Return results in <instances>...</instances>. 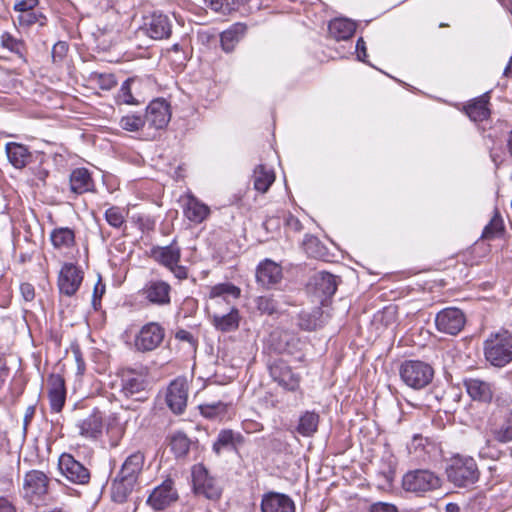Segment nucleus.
I'll return each instance as SVG.
<instances>
[{
    "label": "nucleus",
    "instance_id": "nucleus-1",
    "mask_svg": "<svg viewBox=\"0 0 512 512\" xmlns=\"http://www.w3.org/2000/svg\"><path fill=\"white\" fill-rule=\"evenodd\" d=\"M241 290L232 283H219L211 287L209 292L210 304L207 306L212 325L221 332H232L240 324L239 310L230 303L229 298L240 297Z\"/></svg>",
    "mask_w": 512,
    "mask_h": 512
},
{
    "label": "nucleus",
    "instance_id": "nucleus-2",
    "mask_svg": "<svg viewBox=\"0 0 512 512\" xmlns=\"http://www.w3.org/2000/svg\"><path fill=\"white\" fill-rule=\"evenodd\" d=\"M445 472L448 481L459 488H470L480 478V471L475 459L460 454L453 455L450 458Z\"/></svg>",
    "mask_w": 512,
    "mask_h": 512
},
{
    "label": "nucleus",
    "instance_id": "nucleus-3",
    "mask_svg": "<svg viewBox=\"0 0 512 512\" xmlns=\"http://www.w3.org/2000/svg\"><path fill=\"white\" fill-rule=\"evenodd\" d=\"M484 356L487 362L502 368L512 361V333L507 330L493 333L484 341Z\"/></svg>",
    "mask_w": 512,
    "mask_h": 512
},
{
    "label": "nucleus",
    "instance_id": "nucleus-4",
    "mask_svg": "<svg viewBox=\"0 0 512 512\" xmlns=\"http://www.w3.org/2000/svg\"><path fill=\"white\" fill-rule=\"evenodd\" d=\"M120 395L136 402L148 399V380L145 369L122 368L119 372Z\"/></svg>",
    "mask_w": 512,
    "mask_h": 512
},
{
    "label": "nucleus",
    "instance_id": "nucleus-5",
    "mask_svg": "<svg viewBox=\"0 0 512 512\" xmlns=\"http://www.w3.org/2000/svg\"><path fill=\"white\" fill-rule=\"evenodd\" d=\"M49 483L50 479L43 471L30 470L24 475L21 495L27 503L40 506L48 495Z\"/></svg>",
    "mask_w": 512,
    "mask_h": 512
},
{
    "label": "nucleus",
    "instance_id": "nucleus-6",
    "mask_svg": "<svg viewBox=\"0 0 512 512\" xmlns=\"http://www.w3.org/2000/svg\"><path fill=\"white\" fill-rule=\"evenodd\" d=\"M401 380L410 388L420 390L429 385L434 377V369L420 360H406L400 368Z\"/></svg>",
    "mask_w": 512,
    "mask_h": 512
},
{
    "label": "nucleus",
    "instance_id": "nucleus-7",
    "mask_svg": "<svg viewBox=\"0 0 512 512\" xmlns=\"http://www.w3.org/2000/svg\"><path fill=\"white\" fill-rule=\"evenodd\" d=\"M441 485V478L429 469L408 471L402 479V487L405 491L413 492L420 496L439 489Z\"/></svg>",
    "mask_w": 512,
    "mask_h": 512
},
{
    "label": "nucleus",
    "instance_id": "nucleus-8",
    "mask_svg": "<svg viewBox=\"0 0 512 512\" xmlns=\"http://www.w3.org/2000/svg\"><path fill=\"white\" fill-rule=\"evenodd\" d=\"M172 33V23L169 17L162 13H153L144 18L142 26L136 31V36H148L152 40L167 39Z\"/></svg>",
    "mask_w": 512,
    "mask_h": 512
},
{
    "label": "nucleus",
    "instance_id": "nucleus-9",
    "mask_svg": "<svg viewBox=\"0 0 512 512\" xmlns=\"http://www.w3.org/2000/svg\"><path fill=\"white\" fill-rule=\"evenodd\" d=\"M268 370L273 381L277 382L284 390L289 392L300 390V375L294 373L291 367L282 359L270 362Z\"/></svg>",
    "mask_w": 512,
    "mask_h": 512
},
{
    "label": "nucleus",
    "instance_id": "nucleus-10",
    "mask_svg": "<svg viewBox=\"0 0 512 512\" xmlns=\"http://www.w3.org/2000/svg\"><path fill=\"white\" fill-rule=\"evenodd\" d=\"M165 337V329L157 322L142 326L135 337V347L140 352H150L158 348Z\"/></svg>",
    "mask_w": 512,
    "mask_h": 512
},
{
    "label": "nucleus",
    "instance_id": "nucleus-11",
    "mask_svg": "<svg viewBox=\"0 0 512 512\" xmlns=\"http://www.w3.org/2000/svg\"><path fill=\"white\" fill-rule=\"evenodd\" d=\"M61 474L71 483L85 485L90 481V471L71 454L63 453L58 460Z\"/></svg>",
    "mask_w": 512,
    "mask_h": 512
},
{
    "label": "nucleus",
    "instance_id": "nucleus-12",
    "mask_svg": "<svg viewBox=\"0 0 512 512\" xmlns=\"http://www.w3.org/2000/svg\"><path fill=\"white\" fill-rule=\"evenodd\" d=\"M192 482L197 495H203L210 500H217L221 496V488L215 479L209 476L207 469L201 464L193 467Z\"/></svg>",
    "mask_w": 512,
    "mask_h": 512
},
{
    "label": "nucleus",
    "instance_id": "nucleus-13",
    "mask_svg": "<svg viewBox=\"0 0 512 512\" xmlns=\"http://www.w3.org/2000/svg\"><path fill=\"white\" fill-rule=\"evenodd\" d=\"M466 318L464 313L454 307L441 310L436 314L435 324L439 332L457 335L464 328Z\"/></svg>",
    "mask_w": 512,
    "mask_h": 512
},
{
    "label": "nucleus",
    "instance_id": "nucleus-14",
    "mask_svg": "<svg viewBox=\"0 0 512 512\" xmlns=\"http://www.w3.org/2000/svg\"><path fill=\"white\" fill-rule=\"evenodd\" d=\"M188 383L185 378L178 377L170 382L166 390L165 401L174 414H182L187 406Z\"/></svg>",
    "mask_w": 512,
    "mask_h": 512
},
{
    "label": "nucleus",
    "instance_id": "nucleus-15",
    "mask_svg": "<svg viewBox=\"0 0 512 512\" xmlns=\"http://www.w3.org/2000/svg\"><path fill=\"white\" fill-rule=\"evenodd\" d=\"M171 118L169 103L162 98L152 100L146 108L145 123L156 130L165 128Z\"/></svg>",
    "mask_w": 512,
    "mask_h": 512
},
{
    "label": "nucleus",
    "instance_id": "nucleus-16",
    "mask_svg": "<svg viewBox=\"0 0 512 512\" xmlns=\"http://www.w3.org/2000/svg\"><path fill=\"white\" fill-rule=\"evenodd\" d=\"M39 0H15L13 9L19 13L17 21L20 26L29 27L34 24L45 26L47 18L41 12L35 10Z\"/></svg>",
    "mask_w": 512,
    "mask_h": 512
},
{
    "label": "nucleus",
    "instance_id": "nucleus-17",
    "mask_svg": "<svg viewBox=\"0 0 512 512\" xmlns=\"http://www.w3.org/2000/svg\"><path fill=\"white\" fill-rule=\"evenodd\" d=\"M171 285L163 280H150L140 290V294L150 304L167 306L171 303Z\"/></svg>",
    "mask_w": 512,
    "mask_h": 512
},
{
    "label": "nucleus",
    "instance_id": "nucleus-18",
    "mask_svg": "<svg viewBox=\"0 0 512 512\" xmlns=\"http://www.w3.org/2000/svg\"><path fill=\"white\" fill-rule=\"evenodd\" d=\"M83 281L82 270L73 263H65L58 276V288L61 294L73 296Z\"/></svg>",
    "mask_w": 512,
    "mask_h": 512
},
{
    "label": "nucleus",
    "instance_id": "nucleus-19",
    "mask_svg": "<svg viewBox=\"0 0 512 512\" xmlns=\"http://www.w3.org/2000/svg\"><path fill=\"white\" fill-rule=\"evenodd\" d=\"M171 479H166L155 487L149 495L146 503L154 510H163L175 502L178 498Z\"/></svg>",
    "mask_w": 512,
    "mask_h": 512
},
{
    "label": "nucleus",
    "instance_id": "nucleus-20",
    "mask_svg": "<svg viewBox=\"0 0 512 512\" xmlns=\"http://www.w3.org/2000/svg\"><path fill=\"white\" fill-rule=\"evenodd\" d=\"M463 386L472 400L485 404L492 402L496 390L494 383L479 378H464Z\"/></svg>",
    "mask_w": 512,
    "mask_h": 512
},
{
    "label": "nucleus",
    "instance_id": "nucleus-21",
    "mask_svg": "<svg viewBox=\"0 0 512 512\" xmlns=\"http://www.w3.org/2000/svg\"><path fill=\"white\" fill-rule=\"evenodd\" d=\"M48 398L52 412L59 413L66 401V387L62 376L51 374L48 378Z\"/></svg>",
    "mask_w": 512,
    "mask_h": 512
},
{
    "label": "nucleus",
    "instance_id": "nucleus-22",
    "mask_svg": "<svg viewBox=\"0 0 512 512\" xmlns=\"http://www.w3.org/2000/svg\"><path fill=\"white\" fill-rule=\"evenodd\" d=\"M262 512H295L293 500L282 493L268 492L261 501Z\"/></svg>",
    "mask_w": 512,
    "mask_h": 512
},
{
    "label": "nucleus",
    "instance_id": "nucleus-23",
    "mask_svg": "<svg viewBox=\"0 0 512 512\" xmlns=\"http://www.w3.org/2000/svg\"><path fill=\"white\" fill-rule=\"evenodd\" d=\"M76 427L79 429V434L85 438L96 439L102 434L103 428V415L97 408L85 418L79 420L76 423Z\"/></svg>",
    "mask_w": 512,
    "mask_h": 512
},
{
    "label": "nucleus",
    "instance_id": "nucleus-24",
    "mask_svg": "<svg viewBox=\"0 0 512 512\" xmlns=\"http://www.w3.org/2000/svg\"><path fill=\"white\" fill-rule=\"evenodd\" d=\"M151 257L169 269L175 263H180L181 249L174 240L171 244L166 246H155L151 249Z\"/></svg>",
    "mask_w": 512,
    "mask_h": 512
},
{
    "label": "nucleus",
    "instance_id": "nucleus-25",
    "mask_svg": "<svg viewBox=\"0 0 512 512\" xmlns=\"http://www.w3.org/2000/svg\"><path fill=\"white\" fill-rule=\"evenodd\" d=\"M256 278L258 283L268 288L281 280L282 268L272 260L266 259L258 265Z\"/></svg>",
    "mask_w": 512,
    "mask_h": 512
},
{
    "label": "nucleus",
    "instance_id": "nucleus-26",
    "mask_svg": "<svg viewBox=\"0 0 512 512\" xmlns=\"http://www.w3.org/2000/svg\"><path fill=\"white\" fill-rule=\"evenodd\" d=\"M337 278L328 272H319L314 276L315 293L320 297L321 304H324L337 291Z\"/></svg>",
    "mask_w": 512,
    "mask_h": 512
},
{
    "label": "nucleus",
    "instance_id": "nucleus-27",
    "mask_svg": "<svg viewBox=\"0 0 512 512\" xmlns=\"http://www.w3.org/2000/svg\"><path fill=\"white\" fill-rule=\"evenodd\" d=\"M144 463L145 454L140 450L135 451L126 457L118 474L129 480L138 482L139 476L143 471Z\"/></svg>",
    "mask_w": 512,
    "mask_h": 512
},
{
    "label": "nucleus",
    "instance_id": "nucleus-28",
    "mask_svg": "<svg viewBox=\"0 0 512 512\" xmlns=\"http://www.w3.org/2000/svg\"><path fill=\"white\" fill-rule=\"evenodd\" d=\"M247 26L244 23H234L220 34L221 47L226 53L234 51L236 45L244 38Z\"/></svg>",
    "mask_w": 512,
    "mask_h": 512
},
{
    "label": "nucleus",
    "instance_id": "nucleus-29",
    "mask_svg": "<svg viewBox=\"0 0 512 512\" xmlns=\"http://www.w3.org/2000/svg\"><path fill=\"white\" fill-rule=\"evenodd\" d=\"M137 483L138 482L129 480L126 477L117 474V476L112 480L110 487L112 501L119 504L125 503Z\"/></svg>",
    "mask_w": 512,
    "mask_h": 512
},
{
    "label": "nucleus",
    "instance_id": "nucleus-30",
    "mask_svg": "<svg viewBox=\"0 0 512 512\" xmlns=\"http://www.w3.org/2000/svg\"><path fill=\"white\" fill-rule=\"evenodd\" d=\"M70 190L77 194H83L93 190L94 182L90 172L86 168H77L70 174Z\"/></svg>",
    "mask_w": 512,
    "mask_h": 512
},
{
    "label": "nucleus",
    "instance_id": "nucleus-31",
    "mask_svg": "<svg viewBox=\"0 0 512 512\" xmlns=\"http://www.w3.org/2000/svg\"><path fill=\"white\" fill-rule=\"evenodd\" d=\"M6 154L9 162L17 169L24 168L32 158L28 148L16 142L6 144Z\"/></svg>",
    "mask_w": 512,
    "mask_h": 512
},
{
    "label": "nucleus",
    "instance_id": "nucleus-32",
    "mask_svg": "<svg viewBox=\"0 0 512 512\" xmlns=\"http://www.w3.org/2000/svg\"><path fill=\"white\" fill-rule=\"evenodd\" d=\"M356 25L353 21L344 18H336L330 21L328 33L336 41L347 40L353 36Z\"/></svg>",
    "mask_w": 512,
    "mask_h": 512
},
{
    "label": "nucleus",
    "instance_id": "nucleus-33",
    "mask_svg": "<svg viewBox=\"0 0 512 512\" xmlns=\"http://www.w3.org/2000/svg\"><path fill=\"white\" fill-rule=\"evenodd\" d=\"M489 96L487 93L476 98L465 106L467 116L474 122H481L486 120L490 115L488 109Z\"/></svg>",
    "mask_w": 512,
    "mask_h": 512
},
{
    "label": "nucleus",
    "instance_id": "nucleus-34",
    "mask_svg": "<svg viewBox=\"0 0 512 512\" xmlns=\"http://www.w3.org/2000/svg\"><path fill=\"white\" fill-rule=\"evenodd\" d=\"M243 442V437L239 433H234L233 430H221L213 444V451L219 455L223 450H235L237 444Z\"/></svg>",
    "mask_w": 512,
    "mask_h": 512
},
{
    "label": "nucleus",
    "instance_id": "nucleus-35",
    "mask_svg": "<svg viewBox=\"0 0 512 512\" xmlns=\"http://www.w3.org/2000/svg\"><path fill=\"white\" fill-rule=\"evenodd\" d=\"M323 323V311L320 307H315L310 311L303 310L299 313L298 325L305 331H314L320 328Z\"/></svg>",
    "mask_w": 512,
    "mask_h": 512
},
{
    "label": "nucleus",
    "instance_id": "nucleus-36",
    "mask_svg": "<svg viewBox=\"0 0 512 512\" xmlns=\"http://www.w3.org/2000/svg\"><path fill=\"white\" fill-rule=\"evenodd\" d=\"M50 241L55 249H69L75 244V232L69 227H56L50 233Z\"/></svg>",
    "mask_w": 512,
    "mask_h": 512
},
{
    "label": "nucleus",
    "instance_id": "nucleus-37",
    "mask_svg": "<svg viewBox=\"0 0 512 512\" xmlns=\"http://www.w3.org/2000/svg\"><path fill=\"white\" fill-rule=\"evenodd\" d=\"M274 181L275 174L273 170L268 169L263 164L255 167L253 173V184L257 191L261 193L267 192Z\"/></svg>",
    "mask_w": 512,
    "mask_h": 512
},
{
    "label": "nucleus",
    "instance_id": "nucleus-38",
    "mask_svg": "<svg viewBox=\"0 0 512 512\" xmlns=\"http://www.w3.org/2000/svg\"><path fill=\"white\" fill-rule=\"evenodd\" d=\"M319 414L314 411H305L299 418L298 425L296 427L297 433L303 437L313 436L319 425Z\"/></svg>",
    "mask_w": 512,
    "mask_h": 512
},
{
    "label": "nucleus",
    "instance_id": "nucleus-39",
    "mask_svg": "<svg viewBox=\"0 0 512 512\" xmlns=\"http://www.w3.org/2000/svg\"><path fill=\"white\" fill-rule=\"evenodd\" d=\"M210 213L207 205L199 202L196 198L192 197L188 200L184 209L185 216L192 222L201 223Z\"/></svg>",
    "mask_w": 512,
    "mask_h": 512
},
{
    "label": "nucleus",
    "instance_id": "nucleus-40",
    "mask_svg": "<svg viewBox=\"0 0 512 512\" xmlns=\"http://www.w3.org/2000/svg\"><path fill=\"white\" fill-rule=\"evenodd\" d=\"M191 443V440L182 431H177L170 437L171 451L177 458L185 457L188 454Z\"/></svg>",
    "mask_w": 512,
    "mask_h": 512
},
{
    "label": "nucleus",
    "instance_id": "nucleus-41",
    "mask_svg": "<svg viewBox=\"0 0 512 512\" xmlns=\"http://www.w3.org/2000/svg\"><path fill=\"white\" fill-rule=\"evenodd\" d=\"M504 222L497 208L489 223L484 227L481 238L484 240H492L504 232Z\"/></svg>",
    "mask_w": 512,
    "mask_h": 512
},
{
    "label": "nucleus",
    "instance_id": "nucleus-42",
    "mask_svg": "<svg viewBox=\"0 0 512 512\" xmlns=\"http://www.w3.org/2000/svg\"><path fill=\"white\" fill-rule=\"evenodd\" d=\"M227 404L222 401L205 403L199 406L200 413L208 419H217L227 413Z\"/></svg>",
    "mask_w": 512,
    "mask_h": 512
},
{
    "label": "nucleus",
    "instance_id": "nucleus-43",
    "mask_svg": "<svg viewBox=\"0 0 512 512\" xmlns=\"http://www.w3.org/2000/svg\"><path fill=\"white\" fill-rule=\"evenodd\" d=\"M494 438L501 443L512 441V412L506 413L503 423L494 431Z\"/></svg>",
    "mask_w": 512,
    "mask_h": 512
},
{
    "label": "nucleus",
    "instance_id": "nucleus-44",
    "mask_svg": "<svg viewBox=\"0 0 512 512\" xmlns=\"http://www.w3.org/2000/svg\"><path fill=\"white\" fill-rule=\"evenodd\" d=\"M397 320V308L395 306H386L374 315L373 321L385 327L395 323Z\"/></svg>",
    "mask_w": 512,
    "mask_h": 512
},
{
    "label": "nucleus",
    "instance_id": "nucleus-45",
    "mask_svg": "<svg viewBox=\"0 0 512 512\" xmlns=\"http://www.w3.org/2000/svg\"><path fill=\"white\" fill-rule=\"evenodd\" d=\"M134 82L133 78L126 79L117 94V103L119 104H127V105H138L139 101L136 100L131 92V84Z\"/></svg>",
    "mask_w": 512,
    "mask_h": 512
},
{
    "label": "nucleus",
    "instance_id": "nucleus-46",
    "mask_svg": "<svg viewBox=\"0 0 512 512\" xmlns=\"http://www.w3.org/2000/svg\"><path fill=\"white\" fill-rule=\"evenodd\" d=\"M257 310L262 314L273 315L278 313V303L272 296H259L255 300Z\"/></svg>",
    "mask_w": 512,
    "mask_h": 512
},
{
    "label": "nucleus",
    "instance_id": "nucleus-47",
    "mask_svg": "<svg viewBox=\"0 0 512 512\" xmlns=\"http://www.w3.org/2000/svg\"><path fill=\"white\" fill-rule=\"evenodd\" d=\"M145 124L144 117L135 114L123 116L119 122L120 127L129 132L138 131L143 128Z\"/></svg>",
    "mask_w": 512,
    "mask_h": 512
},
{
    "label": "nucleus",
    "instance_id": "nucleus-48",
    "mask_svg": "<svg viewBox=\"0 0 512 512\" xmlns=\"http://www.w3.org/2000/svg\"><path fill=\"white\" fill-rule=\"evenodd\" d=\"M105 220L113 228L120 229L125 224L123 210L118 206H112L105 211Z\"/></svg>",
    "mask_w": 512,
    "mask_h": 512
},
{
    "label": "nucleus",
    "instance_id": "nucleus-49",
    "mask_svg": "<svg viewBox=\"0 0 512 512\" xmlns=\"http://www.w3.org/2000/svg\"><path fill=\"white\" fill-rule=\"evenodd\" d=\"M303 248L310 257L317 258L323 255V246L320 240L312 235H306L303 240Z\"/></svg>",
    "mask_w": 512,
    "mask_h": 512
},
{
    "label": "nucleus",
    "instance_id": "nucleus-50",
    "mask_svg": "<svg viewBox=\"0 0 512 512\" xmlns=\"http://www.w3.org/2000/svg\"><path fill=\"white\" fill-rule=\"evenodd\" d=\"M69 50L68 43L65 41H58L52 47L51 59L53 64L61 66Z\"/></svg>",
    "mask_w": 512,
    "mask_h": 512
},
{
    "label": "nucleus",
    "instance_id": "nucleus-51",
    "mask_svg": "<svg viewBox=\"0 0 512 512\" xmlns=\"http://www.w3.org/2000/svg\"><path fill=\"white\" fill-rule=\"evenodd\" d=\"M93 80L102 90H111L117 84L115 76L110 73H95L93 75Z\"/></svg>",
    "mask_w": 512,
    "mask_h": 512
},
{
    "label": "nucleus",
    "instance_id": "nucleus-52",
    "mask_svg": "<svg viewBox=\"0 0 512 512\" xmlns=\"http://www.w3.org/2000/svg\"><path fill=\"white\" fill-rule=\"evenodd\" d=\"M1 44L14 53H20L23 43L14 38L10 33L5 32L1 35Z\"/></svg>",
    "mask_w": 512,
    "mask_h": 512
},
{
    "label": "nucleus",
    "instance_id": "nucleus-53",
    "mask_svg": "<svg viewBox=\"0 0 512 512\" xmlns=\"http://www.w3.org/2000/svg\"><path fill=\"white\" fill-rule=\"evenodd\" d=\"M132 221L138 225L142 232L150 231L154 229L155 222L149 216L137 214L133 215Z\"/></svg>",
    "mask_w": 512,
    "mask_h": 512
},
{
    "label": "nucleus",
    "instance_id": "nucleus-54",
    "mask_svg": "<svg viewBox=\"0 0 512 512\" xmlns=\"http://www.w3.org/2000/svg\"><path fill=\"white\" fill-rule=\"evenodd\" d=\"M105 293V284L102 282V279L99 278L97 283L94 286L93 289V295H92V305L95 310H97L101 305V298Z\"/></svg>",
    "mask_w": 512,
    "mask_h": 512
},
{
    "label": "nucleus",
    "instance_id": "nucleus-55",
    "mask_svg": "<svg viewBox=\"0 0 512 512\" xmlns=\"http://www.w3.org/2000/svg\"><path fill=\"white\" fill-rule=\"evenodd\" d=\"M206 5L215 12L225 14L230 10L227 0H205Z\"/></svg>",
    "mask_w": 512,
    "mask_h": 512
},
{
    "label": "nucleus",
    "instance_id": "nucleus-56",
    "mask_svg": "<svg viewBox=\"0 0 512 512\" xmlns=\"http://www.w3.org/2000/svg\"><path fill=\"white\" fill-rule=\"evenodd\" d=\"M369 512H398V509L391 503L376 502L370 505Z\"/></svg>",
    "mask_w": 512,
    "mask_h": 512
},
{
    "label": "nucleus",
    "instance_id": "nucleus-57",
    "mask_svg": "<svg viewBox=\"0 0 512 512\" xmlns=\"http://www.w3.org/2000/svg\"><path fill=\"white\" fill-rule=\"evenodd\" d=\"M168 270L174 275L175 278L179 280H185L188 278V268L186 266L180 265L179 263H175Z\"/></svg>",
    "mask_w": 512,
    "mask_h": 512
},
{
    "label": "nucleus",
    "instance_id": "nucleus-58",
    "mask_svg": "<svg viewBox=\"0 0 512 512\" xmlns=\"http://www.w3.org/2000/svg\"><path fill=\"white\" fill-rule=\"evenodd\" d=\"M20 292L23 299L27 302H30L35 297V289L34 286L30 283H22L20 285Z\"/></svg>",
    "mask_w": 512,
    "mask_h": 512
},
{
    "label": "nucleus",
    "instance_id": "nucleus-59",
    "mask_svg": "<svg viewBox=\"0 0 512 512\" xmlns=\"http://www.w3.org/2000/svg\"><path fill=\"white\" fill-rule=\"evenodd\" d=\"M285 224L290 230H292L294 232H300L303 229V226H302V223L300 222V220L292 214H289L286 217Z\"/></svg>",
    "mask_w": 512,
    "mask_h": 512
},
{
    "label": "nucleus",
    "instance_id": "nucleus-60",
    "mask_svg": "<svg viewBox=\"0 0 512 512\" xmlns=\"http://www.w3.org/2000/svg\"><path fill=\"white\" fill-rule=\"evenodd\" d=\"M175 338L179 341H184V342H187L191 345H194L195 344V339L193 337V335L185 330V329H179L176 333H175Z\"/></svg>",
    "mask_w": 512,
    "mask_h": 512
},
{
    "label": "nucleus",
    "instance_id": "nucleus-61",
    "mask_svg": "<svg viewBox=\"0 0 512 512\" xmlns=\"http://www.w3.org/2000/svg\"><path fill=\"white\" fill-rule=\"evenodd\" d=\"M73 355L77 364L78 373L83 374L85 371V361L78 347L73 348Z\"/></svg>",
    "mask_w": 512,
    "mask_h": 512
},
{
    "label": "nucleus",
    "instance_id": "nucleus-62",
    "mask_svg": "<svg viewBox=\"0 0 512 512\" xmlns=\"http://www.w3.org/2000/svg\"><path fill=\"white\" fill-rule=\"evenodd\" d=\"M425 442H427V439L423 438L421 435H415L408 448L410 451L412 449L415 451L418 449H424Z\"/></svg>",
    "mask_w": 512,
    "mask_h": 512
},
{
    "label": "nucleus",
    "instance_id": "nucleus-63",
    "mask_svg": "<svg viewBox=\"0 0 512 512\" xmlns=\"http://www.w3.org/2000/svg\"><path fill=\"white\" fill-rule=\"evenodd\" d=\"M356 51L358 55V59L364 61V58L367 56L366 52V44L363 38H359L356 43Z\"/></svg>",
    "mask_w": 512,
    "mask_h": 512
},
{
    "label": "nucleus",
    "instance_id": "nucleus-64",
    "mask_svg": "<svg viewBox=\"0 0 512 512\" xmlns=\"http://www.w3.org/2000/svg\"><path fill=\"white\" fill-rule=\"evenodd\" d=\"M0 512H16V509L7 498L0 497Z\"/></svg>",
    "mask_w": 512,
    "mask_h": 512
}]
</instances>
